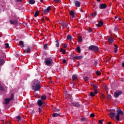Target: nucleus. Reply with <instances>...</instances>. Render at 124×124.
<instances>
[{
	"label": "nucleus",
	"instance_id": "obj_14",
	"mask_svg": "<svg viewBox=\"0 0 124 124\" xmlns=\"http://www.w3.org/2000/svg\"><path fill=\"white\" fill-rule=\"evenodd\" d=\"M78 80V77L76 75H73L72 76V81L74 82V81Z\"/></svg>",
	"mask_w": 124,
	"mask_h": 124
},
{
	"label": "nucleus",
	"instance_id": "obj_37",
	"mask_svg": "<svg viewBox=\"0 0 124 124\" xmlns=\"http://www.w3.org/2000/svg\"><path fill=\"white\" fill-rule=\"evenodd\" d=\"M48 46V44H45L44 46L45 50H47V47Z\"/></svg>",
	"mask_w": 124,
	"mask_h": 124
},
{
	"label": "nucleus",
	"instance_id": "obj_55",
	"mask_svg": "<svg viewBox=\"0 0 124 124\" xmlns=\"http://www.w3.org/2000/svg\"><path fill=\"white\" fill-rule=\"evenodd\" d=\"M79 11H80L82 13L84 12V10H83V9H82V8H79Z\"/></svg>",
	"mask_w": 124,
	"mask_h": 124
},
{
	"label": "nucleus",
	"instance_id": "obj_53",
	"mask_svg": "<svg viewBox=\"0 0 124 124\" xmlns=\"http://www.w3.org/2000/svg\"><path fill=\"white\" fill-rule=\"evenodd\" d=\"M54 1H55L56 3H58V2H60V0H54Z\"/></svg>",
	"mask_w": 124,
	"mask_h": 124
},
{
	"label": "nucleus",
	"instance_id": "obj_38",
	"mask_svg": "<svg viewBox=\"0 0 124 124\" xmlns=\"http://www.w3.org/2000/svg\"><path fill=\"white\" fill-rule=\"evenodd\" d=\"M92 86L93 87V88L94 90H96V89H97V86L96 85H95L94 84H92Z\"/></svg>",
	"mask_w": 124,
	"mask_h": 124
},
{
	"label": "nucleus",
	"instance_id": "obj_58",
	"mask_svg": "<svg viewBox=\"0 0 124 124\" xmlns=\"http://www.w3.org/2000/svg\"><path fill=\"white\" fill-rule=\"evenodd\" d=\"M73 89H76V85H74L73 87Z\"/></svg>",
	"mask_w": 124,
	"mask_h": 124
},
{
	"label": "nucleus",
	"instance_id": "obj_11",
	"mask_svg": "<svg viewBox=\"0 0 124 124\" xmlns=\"http://www.w3.org/2000/svg\"><path fill=\"white\" fill-rule=\"evenodd\" d=\"M107 38L108 42H109V43H113L114 42V40L113 39V38L112 37L108 36Z\"/></svg>",
	"mask_w": 124,
	"mask_h": 124
},
{
	"label": "nucleus",
	"instance_id": "obj_39",
	"mask_svg": "<svg viewBox=\"0 0 124 124\" xmlns=\"http://www.w3.org/2000/svg\"><path fill=\"white\" fill-rule=\"evenodd\" d=\"M75 57H76L75 55H71L70 58L71 59V60H75V58H74Z\"/></svg>",
	"mask_w": 124,
	"mask_h": 124
},
{
	"label": "nucleus",
	"instance_id": "obj_42",
	"mask_svg": "<svg viewBox=\"0 0 124 124\" xmlns=\"http://www.w3.org/2000/svg\"><path fill=\"white\" fill-rule=\"evenodd\" d=\"M3 87L1 86V84L0 83V91H3Z\"/></svg>",
	"mask_w": 124,
	"mask_h": 124
},
{
	"label": "nucleus",
	"instance_id": "obj_28",
	"mask_svg": "<svg viewBox=\"0 0 124 124\" xmlns=\"http://www.w3.org/2000/svg\"><path fill=\"white\" fill-rule=\"evenodd\" d=\"M30 4H34L35 3V1L34 0H29Z\"/></svg>",
	"mask_w": 124,
	"mask_h": 124
},
{
	"label": "nucleus",
	"instance_id": "obj_6",
	"mask_svg": "<svg viewBox=\"0 0 124 124\" xmlns=\"http://www.w3.org/2000/svg\"><path fill=\"white\" fill-rule=\"evenodd\" d=\"M122 93H123V92H122L121 91H117L114 93V97H115V98H117V97L118 96H120V95H121V94H122Z\"/></svg>",
	"mask_w": 124,
	"mask_h": 124
},
{
	"label": "nucleus",
	"instance_id": "obj_15",
	"mask_svg": "<svg viewBox=\"0 0 124 124\" xmlns=\"http://www.w3.org/2000/svg\"><path fill=\"white\" fill-rule=\"evenodd\" d=\"M10 101H11V100L9 98H7L4 100V104L7 105V104H9V102H10Z\"/></svg>",
	"mask_w": 124,
	"mask_h": 124
},
{
	"label": "nucleus",
	"instance_id": "obj_40",
	"mask_svg": "<svg viewBox=\"0 0 124 124\" xmlns=\"http://www.w3.org/2000/svg\"><path fill=\"white\" fill-rule=\"evenodd\" d=\"M16 119H17V120H18V121H20L21 120V116H20V115H18L17 116H16Z\"/></svg>",
	"mask_w": 124,
	"mask_h": 124
},
{
	"label": "nucleus",
	"instance_id": "obj_49",
	"mask_svg": "<svg viewBox=\"0 0 124 124\" xmlns=\"http://www.w3.org/2000/svg\"><path fill=\"white\" fill-rule=\"evenodd\" d=\"M88 31L89 32H93V30L92 29V28H90L89 30H88Z\"/></svg>",
	"mask_w": 124,
	"mask_h": 124
},
{
	"label": "nucleus",
	"instance_id": "obj_62",
	"mask_svg": "<svg viewBox=\"0 0 124 124\" xmlns=\"http://www.w3.org/2000/svg\"><path fill=\"white\" fill-rule=\"evenodd\" d=\"M117 29H118V28L115 27V28H114V30L117 31Z\"/></svg>",
	"mask_w": 124,
	"mask_h": 124
},
{
	"label": "nucleus",
	"instance_id": "obj_43",
	"mask_svg": "<svg viewBox=\"0 0 124 124\" xmlns=\"http://www.w3.org/2000/svg\"><path fill=\"white\" fill-rule=\"evenodd\" d=\"M84 81H88L89 80V78H88L87 77H84Z\"/></svg>",
	"mask_w": 124,
	"mask_h": 124
},
{
	"label": "nucleus",
	"instance_id": "obj_19",
	"mask_svg": "<svg viewBox=\"0 0 124 124\" xmlns=\"http://www.w3.org/2000/svg\"><path fill=\"white\" fill-rule=\"evenodd\" d=\"M19 44L20 45L21 48H24L25 47V44H24V41H20L19 42Z\"/></svg>",
	"mask_w": 124,
	"mask_h": 124
},
{
	"label": "nucleus",
	"instance_id": "obj_35",
	"mask_svg": "<svg viewBox=\"0 0 124 124\" xmlns=\"http://www.w3.org/2000/svg\"><path fill=\"white\" fill-rule=\"evenodd\" d=\"M81 121L82 122H86V121H87V118H86L85 117H82L81 118Z\"/></svg>",
	"mask_w": 124,
	"mask_h": 124
},
{
	"label": "nucleus",
	"instance_id": "obj_64",
	"mask_svg": "<svg viewBox=\"0 0 124 124\" xmlns=\"http://www.w3.org/2000/svg\"><path fill=\"white\" fill-rule=\"evenodd\" d=\"M112 123L111 122H108L107 124H111Z\"/></svg>",
	"mask_w": 124,
	"mask_h": 124
},
{
	"label": "nucleus",
	"instance_id": "obj_63",
	"mask_svg": "<svg viewBox=\"0 0 124 124\" xmlns=\"http://www.w3.org/2000/svg\"><path fill=\"white\" fill-rule=\"evenodd\" d=\"M16 57H17V58H18V57H19V54H16Z\"/></svg>",
	"mask_w": 124,
	"mask_h": 124
},
{
	"label": "nucleus",
	"instance_id": "obj_10",
	"mask_svg": "<svg viewBox=\"0 0 124 124\" xmlns=\"http://www.w3.org/2000/svg\"><path fill=\"white\" fill-rule=\"evenodd\" d=\"M17 23L18 20L17 19L14 20H10V24H11V25H17Z\"/></svg>",
	"mask_w": 124,
	"mask_h": 124
},
{
	"label": "nucleus",
	"instance_id": "obj_50",
	"mask_svg": "<svg viewBox=\"0 0 124 124\" xmlns=\"http://www.w3.org/2000/svg\"><path fill=\"white\" fill-rule=\"evenodd\" d=\"M34 113H35V111H34V109L32 110L31 111V113L34 114Z\"/></svg>",
	"mask_w": 124,
	"mask_h": 124
},
{
	"label": "nucleus",
	"instance_id": "obj_36",
	"mask_svg": "<svg viewBox=\"0 0 124 124\" xmlns=\"http://www.w3.org/2000/svg\"><path fill=\"white\" fill-rule=\"evenodd\" d=\"M5 48L7 49V48L9 47V44L8 43L5 44Z\"/></svg>",
	"mask_w": 124,
	"mask_h": 124
},
{
	"label": "nucleus",
	"instance_id": "obj_46",
	"mask_svg": "<svg viewBox=\"0 0 124 124\" xmlns=\"http://www.w3.org/2000/svg\"><path fill=\"white\" fill-rule=\"evenodd\" d=\"M108 99H111V98H112V96H111V95L109 94L108 95Z\"/></svg>",
	"mask_w": 124,
	"mask_h": 124
},
{
	"label": "nucleus",
	"instance_id": "obj_26",
	"mask_svg": "<svg viewBox=\"0 0 124 124\" xmlns=\"http://www.w3.org/2000/svg\"><path fill=\"white\" fill-rule=\"evenodd\" d=\"M47 99V96L46 95H43L41 96V99L43 101V100H46Z\"/></svg>",
	"mask_w": 124,
	"mask_h": 124
},
{
	"label": "nucleus",
	"instance_id": "obj_8",
	"mask_svg": "<svg viewBox=\"0 0 124 124\" xmlns=\"http://www.w3.org/2000/svg\"><path fill=\"white\" fill-rule=\"evenodd\" d=\"M74 3L77 7H80L81 6V3L79 1L74 0Z\"/></svg>",
	"mask_w": 124,
	"mask_h": 124
},
{
	"label": "nucleus",
	"instance_id": "obj_20",
	"mask_svg": "<svg viewBox=\"0 0 124 124\" xmlns=\"http://www.w3.org/2000/svg\"><path fill=\"white\" fill-rule=\"evenodd\" d=\"M67 40H70L71 41V40H73V37H72V36H71V35L68 34L67 36Z\"/></svg>",
	"mask_w": 124,
	"mask_h": 124
},
{
	"label": "nucleus",
	"instance_id": "obj_7",
	"mask_svg": "<svg viewBox=\"0 0 124 124\" xmlns=\"http://www.w3.org/2000/svg\"><path fill=\"white\" fill-rule=\"evenodd\" d=\"M72 106H73L74 107H77L78 108H79L81 105L78 102H73L72 103Z\"/></svg>",
	"mask_w": 124,
	"mask_h": 124
},
{
	"label": "nucleus",
	"instance_id": "obj_9",
	"mask_svg": "<svg viewBox=\"0 0 124 124\" xmlns=\"http://www.w3.org/2000/svg\"><path fill=\"white\" fill-rule=\"evenodd\" d=\"M107 7V5L105 3H102L100 4V9H105Z\"/></svg>",
	"mask_w": 124,
	"mask_h": 124
},
{
	"label": "nucleus",
	"instance_id": "obj_31",
	"mask_svg": "<svg viewBox=\"0 0 124 124\" xmlns=\"http://www.w3.org/2000/svg\"><path fill=\"white\" fill-rule=\"evenodd\" d=\"M76 50H77L78 53H81V48L80 47V46H78L76 48Z\"/></svg>",
	"mask_w": 124,
	"mask_h": 124
},
{
	"label": "nucleus",
	"instance_id": "obj_27",
	"mask_svg": "<svg viewBox=\"0 0 124 124\" xmlns=\"http://www.w3.org/2000/svg\"><path fill=\"white\" fill-rule=\"evenodd\" d=\"M38 15H39V11H36L34 15V17H37L38 16Z\"/></svg>",
	"mask_w": 124,
	"mask_h": 124
},
{
	"label": "nucleus",
	"instance_id": "obj_17",
	"mask_svg": "<svg viewBox=\"0 0 124 124\" xmlns=\"http://www.w3.org/2000/svg\"><path fill=\"white\" fill-rule=\"evenodd\" d=\"M74 59H75V60H78V61H80L81 60H82V59H83V58H84V56H76L74 57Z\"/></svg>",
	"mask_w": 124,
	"mask_h": 124
},
{
	"label": "nucleus",
	"instance_id": "obj_30",
	"mask_svg": "<svg viewBox=\"0 0 124 124\" xmlns=\"http://www.w3.org/2000/svg\"><path fill=\"white\" fill-rule=\"evenodd\" d=\"M11 100H13L14 99V93H12L10 98H9Z\"/></svg>",
	"mask_w": 124,
	"mask_h": 124
},
{
	"label": "nucleus",
	"instance_id": "obj_60",
	"mask_svg": "<svg viewBox=\"0 0 124 124\" xmlns=\"http://www.w3.org/2000/svg\"><path fill=\"white\" fill-rule=\"evenodd\" d=\"M11 124V123L10 122H8L6 123V124Z\"/></svg>",
	"mask_w": 124,
	"mask_h": 124
},
{
	"label": "nucleus",
	"instance_id": "obj_52",
	"mask_svg": "<svg viewBox=\"0 0 124 124\" xmlns=\"http://www.w3.org/2000/svg\"><path fill=\"white\" fill-rule=\"evenodd\" d=\"M63 63H65L66 62V60L65 59H63L62 61Z\"/></svg>",
	"mask_w": 124,
	"mask_h": 124
},
{
	"label": "nucleus",
	"instance_id": "obj_3",
	"mask_svg": "<svg viewBox=\"0 0 124 124\" xmlns=\"http://www.w3.org/2000/svg\"><path fill=\"white\" fill-rule=\"evenodd\" d=\"M32 87L34 92L39 91L41 88V86H40V82H39L38 80H35Z\"/></svg>",
	"mask_w": 124,
	"mask_h": 124
},
{
	"label": "nucleus",
	"instance_id": "obj_61",
	"mask_svg": "<svg viewBox=\"0 0 124 124\" xmlns=\"http://www.w3.org/2000/svg\"><path fill=\"white\" fill-rule=\"evenodd\" d=\"M105 89H106V90H108V87L106 86V87H105Z\"/></svg>",
	"mask_w": 124,
	"mask_h": 124
},
{
	"label": "nucleus",
	"instance_id": "obj_57",
	"mask_svg": "<svg viewBox=\"0 0 124 124\" xmlns=\"http://www.w3.org/2000/svg\"><path fill=\"white\" fill-rule=\"evenodd\" d=\"M97 62H96V61H95L94 62V64H95V66H96V65H97Z\"/></svg>",
	"mask_w": 124,
	"mask_h": 124
},
{
	"label": "nucleus",
	"instance_id": "obj_51",
	"mask_svg": "<svg viewBox=\"0 0 124 124\" xmlns=\"http://www.w3.org/2000/svg\"><path fill=\"white\" fill-rule=\"evenodd\" d=\"M16 1L17 2H22L23 1V0H16Z\"/></svg>",
	"mask_w": 124,
	"mask_h": 124
},
{
	"label": "nucleus",
	"instance_id": "obj_23",
	"mask_svg": "<svg viewBox=\"0 0 124 124\" xmlns=\"http://www.w3.org/2000/svg\"><path fill=\"white\" fill-rule=\"evenodd\" d=\"M56 44H55V46L57 48H59L60 47V42H59V40H56Z\"/></svg>",
	"mask_w": 124,
	"mask_h": 124
},
{
	"label": "nucleus",
	"instance_id": "obj_4",
	"mask_svg": "<svg viewBox=\"0 0 124 124\" xmlns=\"http://www.w3.org/2000/svg\"><path fill=\"white\" fill-rule=\"evenodd\" d=\"M44 63L46 65H47V66H50L51 64L53 63V60L51 58H46L45 59Z\"/></svg>",
	"mask_w": 124,
	"mask_h": 124
},
{
	"label": "nucleus",
	"instance_id": "obj_13",
	"mask_svg": "<svg viewBox=\"0 0 124 124\" xmlns=\"http://www.w3.org/2000/svg\"><path fill=\"white\" fill-rule=\"evenodd\" d=\"M51 10V7L48 6L46 9L44 11V14H47V13H49Z\"/></svg>",
	"mask_w": 124,
	"mask_h": 124
},
{
	"label": "nucleus",
	"instance_id": "obj_16",
	"mask_svg": "<svg viewBox=\"0 0 124 124\" xmlns=\"http://www.w3.org/2000/svg\"><path fill=\"white\" fill-rule=\"evenodd\" d=\"M95 94H97V91L96 90H94V93L93 92H92L90 93V96H94Z\"/></svg>",
	"mask_w": 124,
	"mask_h": 124
},
{
	"label": "nucleus",
	"instance_id": "obj_12",
	"mask_svg": "<svg viewBox=\"0 0 124 124\" xmlns=\"http://www.w3.org/2000/svg\"><path fill=\"white\" fill-rule=\"evenodd\" d=\"M62 27L63 28H67V30H69V27H68V24L65 22H63L61 24Z\"/></svg>",
	"mask_w": 124,
	"mask_h": 124
},
{
	"label": "nucleus",
	"instance_id": "obj_59",
	"mask_svg": "<svg viewBox=\"0 0 124 124\" xmlns=\"http://www.w3.org/2000/svg\"><path fill=\"white\" fill-rule=\"evenodd\" d=\"M41 21H42V22H45V21H44V18H42L41 19Z\"/></svg>",
	"mask_w": 124,
	"mask_h": 124
},
{
	"label": "nucleus",
	"instance_id": "obj_56",
	"mask_svg": "<svg viewBox=\"0 0 124 124\" xmlns=\"http://www.w3.org/2000/svg\"><path fill=\"white\" fill-rule=\"evenodd\" d=\"M99 124H103V123L102 122V120H99Z\"/></svg>",
	"mask_w": 124,
	"mask_h": 124
},
{
	"label": "nucleus",
	"instance_id": "obj_44",
	"mask_svg": "<svg viewBox=\"0 0 124 124\" xmlns=\"http://www.w3.org/2000/svg\"><path fill=\"white\" fill-rule=\"evenodd\" d=\"M82 40H83V39L82 38V37H79L78 38V42H82Z\"/></svg>",
	"mask_w": 124,
	"mask_h": 124
},
{
	"label": "nucleus",
	"instance_id": "obj_34",
	"mask_svg": "<svg viewBox=\"0 0 124 124\" xmlns=\"http://www.w3.org/2000/svg\"><path fill=\"white\" fill-rule=\"evenodd\" d=\"M96 74L98 76H100V75H101V73H100V71H97L96 72Z\"/></svg>",
	"mask_w": 124,
	"mask_h": 124
},
{
	"label": "nucleus",
	"instance_id": "obj_54",
	"mask_svg": "<svg viewBox=\"0 0 124 124\" xmlns=\"http://www.w3.org/2000/svg\"><path fill=\"white\" fill-rule=\"evenodd\" d=\"M45 18L46 19V21H49V18L47 17V16L45 17Z\"/></svg>",
	"mask_w": 124,
	"mask_h": 124
},
{
	"label": "nucleus",
	"instance_id": "obj_47",
	"mask_svg": "<svg viewBox=\"0 0 124 124\" xmlns=\"http://www.w3.org/2000/svg\"><path fill=\"white\" fill-rule=\"evenodd\" d=\"M63 48H67V44H63Z\"/></svg>",
	"mask_w": 124,
	"mask_h": 124
},
{
	"label": "nucleus",
	"instance_id": "obj_41",
	"mask_svg": "<svg viewBox=\"0 0 124 124\" xmlns=\"http://www.w3.org/2000/svg\"><path fill=\"white\" fill-rule=\"evenodd\" d=\"M96 12H94L93 14H92L91 15L93 17H95L96 16Z\"/></svg>",
	"mask_w": 124,
	"mask_h": 124
},
{
	"label": "nucleus",
	"instance_id": "obj_2",
	"mask_svg": "<svg viewBox=\"0 0 124 124\" xmlns=\"http://www.w3.org/2000/svg\"><path fill=\"white\" fill-rule=\"evenodd\" d=\"M38 106H39L38 109L39 110V113H42V109L46 105V103L44 101L42 100H38L37 102Z\"/></svg>",
	"mask_w": 124,
	"mask_h": 124
},
{
	"label": "nucleus",
	"instance_id": "obj_1",
	"mask_svg": "<svg viewBox=\"0 0 124 124\" xmlns=\"http://www.w3.org/2000/svg\"><path fill=\"white\" fill-rule=\"evenodd\" d=\"M120 115H124V112L122 109L119 107L117 108V110L112 109L108 115L111 119H116L117 121H120Z\"/></svg>",
	"mask_w": 124,
	"mask_h": 124
},
{
	"label": "nucleus",
	"instance_id": "obj_18",
	"mask_svg": "<svg viewBox=\"0 0 124 124\" xmlns=\"http://www.w3.org/2000/svg\"><path fill=\"white\" fill-rule=\"evenodd\" d=\"M29 52H31V48L30 47H28L27 49L23 51V54H27V53H29Z\"/></svg>",
	"mask_w": 124,
	"mask_h": 124
},
{
	"label": "nucleus",
	"instance_id": "obj_45",
	"mask_svg": "<svg viewBox=\"0 0 124 124\" xmlns=\"http://www.w3.org/2000/svg\"><path fill=\"white\" fill-rule=\"evenodd\" d=\"M95 115H94V113H91L90 114V117H91L92 118H94Z\"/></svg>",
	"mask_w": 124,
	"mask_h": 124
},
{
	"label": "nucleus",
	"instance_id": "obj_25",
	"mask_svg": "<svg viewBox=\"0 0 124 124\" xmlns=\"http://www.w3.org/2000/svg\"><path fill=\"white\" fill-rule=\"evenodd\" d=\"M60 52H62V54H63L64 55L66 52V50H65V49H63V48H61Z\"/></svg>",
	"mask_w": 124,
	"mask_h": 124
},
{
	"label": "nucleus",
	"instance_id": "obj_32",
	"mask_svg": "<svg viewBox=\"0 0 124 124\" xmlns=\"http://www.w3.org/2000/svg\"><path fill=\"white\" fill-rule=\"evenodd\" d=\"M118 52V46L116 45H114V53Z\"/></svg>",
	"mask_w": 124,
	"mask_h": 124
},
{
	"label": "nucleus",
	"instance_id": "obj_29",
	"mask_svg": "<svg viewBox=\"0 0 124 124\" xmlns=\"http://www.w3.org/2000/svg\"><path fill=\"white\" fill-rule=\"evenodd\" d=\"M5 61L4 59H0V65H2L3 63H4Z\"/></svg>",
	"mask_w": 124,
	"mask_h": 124
},
{
	"label": "nucleus",
	"instance_id": "obj_33",
	"mask_svg": "<svg viewBox=\"0 0 124 124\" xmlns=\"http://www.w3.org/2000/svg\"><path fill=\"white\" fill-rule=\"evenodd\" d=\"M54 112H56L57 113L61 112V109L59 108H54Z\"/></svg>",
	"mask_w": 124,
	"mask_h": 124
},
{
	"label": "nucleus",
	"instance_id": "obj_5",
	"mask_svg": "<svg viewBox=\"0 0 124 124\" xmlns=\"http://www.w3.org/2000/svg\"><path fill=\"white\" fill-rule=\"evenodd\" d=\"M88 48L89 50L93 51V52H98L99 50V47H98V46L93 45L89 46Z\"/></svg>",
	"mask_w": 124,
	"mask_h": 124
},
{
	"label": "nucleus",
	"instance_id": "obj_24",
	"mask_svg": "<svg viewBox=\"0 0 124 124\" xmlns=\"http://www.w3.org/2000/svg\"><path fill=\"white\" fill-rule=\"evenodd\" d=\"M69 14L72 18H75V16H74V12H73V11H70L69 12Z\"/></svg>",
	"mask_w": 124,
	"mask_h": 124
},
{
	"label": "nucleus",
	"instance_id": "obj_48",
	"mask_svg": "<svg viewBox=\"0 0 124 124\" xmlns=\"http://www.w3.org/2000/svg\"><path fill=\"white\" fill-rule=\"evenodd\" d=\"M101 97H102V98H103V99H105V95H104V94H102V95H101Z\"/></svg>",
	"mask_w": 124,
	"mask_h": 124
},
{
	"label": "nucleus",
	"instance_id": "obj_21",
	"mask_svg": "<svg viewBox=\"0 0 124 124\" xmlns=\"http://www.w3.org/2000/svg\"><path fill=\"white\" fill-rule=\"evenodd\" d=\"M60 116H61V114L60 113H54L52 114V117L53 118H56L57 117H60Z\"/></svg>",
	"mask_w": 124,
	"mask_h": 124
},
{
	"label": "nucleus",
	"instance_id": "obj_22",
	"mask_svg": "<svg viewBox=\"0 0 124 124\" xmlns=\"http://www.w3.org/2000/svg\"><path fill=\"white\" fill-rule=\"evenodd\" d=\"M103 26V21H100L98 24H97V27L98 28H100V27H102Z\"/></svg>",
	"mask_w": 124,
	"mask_h": 124
}]
</instances>
